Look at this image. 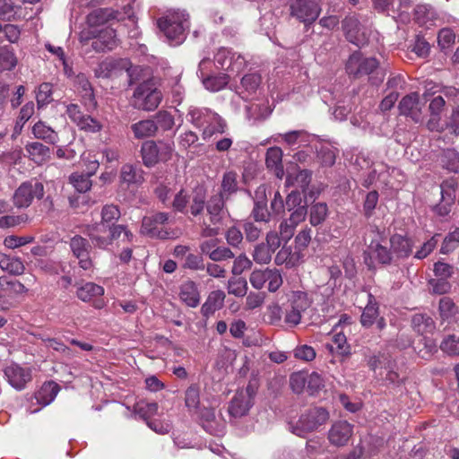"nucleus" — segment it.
<instances>
[{
    "label": "nucleus",
    "instance_id": "473e14b6",
    "mask_svg": "<svg viewBox=\"0 0 459 459\" xmlns=\"http://www.w3.org/2000/svg\"><path fill=\"white\" fill-rule=\"evenodd\" d=\"M189 211L190 213L196 217L203 213L206 206V193L203 188H197L193 192L189 197Z\"/></svg>",
    "mask_w": 459,
    "mask_h": 459
},
{
    "label": "nucleus",
    "instance_id": "a18cd8bd",
    "mask_svg": "<svg viewBox=\"0 0 459 459\" xmlns=\"http://www.w3.org/2000/svg\"><path fill=\"white\" fill-rule=\"evenodd\" d=\"M328 213V207L325 203H316L310 207L309 221L312 226L323 223Z\"/></svg>",
    "mask_w": 459,
    "mask_h": 459
},
{
    "label": "nucleus",
    "instance_id": "20e7f679",
    "mask_svg": "<svg viewBox=\"0 0 459 459\" xmlns=\"http://www.w3.org/2000/svg\"><path fill=\"white\" fill-rule=\"evenodd\" d=\"M329 420V412L323 407H310L306 409L295 424H291V432L299 437L317 430Z\"/></svg>",
    "mask_w": 459,
    "mask_h": 459
},
{
    "label": "nucleus",
    "instance_id": "09e8293b",
    "mask_svg": "<svg viewBox=\"0 0 459 459\" xmlns=\"http://www.w3.org/2000/svg\"><path fill=\"white\" fill-rule=\"evenodd\" d=\"M289 301L292 308L301 313L305 312L312 303L307 294L303 291H293Z\"/></svg>",
    "mask_w": 459,
    "mask_h": 459
},
{
    "label": "nucleus",
    "instance_id": "6e6d98bb",
    "mask_svg": "<svg viewBox=\"0 0 459 459\" xmlns=\"http://www.w3.org/2000/svg\"><path fill=\"white\" fill-rule=\"evenodd\" d=\"M69 181L80 193L87 192L91 186V180L90 179L89 175H85L83 173H73L69 177Z\"/></svg>",
    "mask_w": 459,
    "mask_h": 459
},
{
    "label": "nucleus",
    "instance_id": "79ce46f5",
    "mask_svg": "<svg viewBox=\"0 0 459 459\" xmlns=\"http://www.w3.org/2000/svg\"><path fill=\"white\" fill-rule=\"evenodd\" d=\"M439 161L443 168L451 172L459 170V154L454 149L444 150Z\"/></svg>",
    "mask_w": 459,
    "mask_h": 459
},
{
    "label": "nucleus",
    "instance_id": "4be33fe9",
    "mask_svg": "<svg viewBox=\"0 0 459 459\" xmlns=\"http://www.w3.org/2000/svg\"><path fill=\"white\" fill-rule=\"evenodd\" d=\"M265 163L267 169L273 171L278 178H281L283 177L282 151L281 148H269L266 152Z\"/></svg>",
    "mask_w": 459,
    "mask_h": 459
},
{
    "label": "nucleus",
    "instance_id": "c03bdc74",
    "mask_svg": "<svg viewBox=\"0 0 459 459\" xmlns=\"http://www.w3.org/2000/svg\"><path fill=\"white\" fill-rule=\"evenodd\" d=\"M311 181V171L307 169L299 170L294 177L289 175L286 179L288 186H294L305 192Z\"/></svg>",
    "mask_w": 459,
    "mask_h": 459
},
{
    "label": "nucleus",
    "instance_id": "5701e85b",
    "mask_svg": "<svg viewBox=\"0 0 459 459\" xmlns=\"http://www.w3.org/2000/svg\"><path fill=\"white\" fill-rule=\"evenodd\" d=\"M325 349L332 354L342 358L351 355V346L347 342L346 335L343 333H337L333 335L332 343H326Z\"/></svg>",
    "mask_w": 459,
    "mask_h": 459
},
{
    "label": "nucleus",
    "instance_id": "69168bd1",
    "mask_svg": "<svg viewBox=\"0 0 459 459\" xmlns=\"http://www.w3.org/2000/svg\"><path fill=\"white\" fill-rule=\"evenodd\" d=\"M379 195L377 191L373 190L367 194L363 204V212L367 218L373 215V212L378 203Z\"/></svg>",
    "mask_w": 459,
    "mask_h": 459
},
{
    "label": "nucleus",
    "instance_id": "e2e57ef3",
    "mask_svg": "<svg viewBox=\"0 0 459 459\" xmlns=\"http://www.w3.org/2000/svg\"><path fill=\"white\" fill-rule=\"evenodd\" d=\"M185 403L189 409H196L200 403L199 388L195 385H190L185 394Z\"/></svg>",
    "mask_w": 459,
    "mask_h": 459
},
{
    "label": "nucleus",
    "instance_id": "13d9d810",
    "mask_svg": "<svg viewBox=\"0 0 459 459\" xmlns=\"http://www.w3.org/2000/svg\"><path fill=\"white\" fill-rule=\"evenodd\" d=\"M459 247V228L448 233L442 243L440 252L449 254Z\"/></svg>",
    "mask_w": 459,
    "mask_h": 459
},
{
    "label": "nucleus",
    "instance_id": "2eb2a0df",
    "mask_svg": "<svg viewBox=\"0 0 459 459\" xmlns=\"http://www.w3.org/2000/svg\"><path fill=\"white\" fill-rule=\"evenodd\" d=\"M59 391L60 386L56 382H45L33 396V399L36 401V404L39 406L36 408L29 407L28 411L30 413H35L38 412L42 407L50 404L55 400Z\"/></svg>",
    "mask_w": 459,
    "mask_h": 459
},
{
    "label": "nucleus",
    "instance_id": "b1692460",
    "mask_svg": "<svg viewBox=\"0 0 459 459\" xmlns=\"http://www.w3.org/2000/svg\"><path fill=\"white\" fill-rule=\"evenodd\" d=\"M141 155L144 166L152 168L160 162L157 142L149 140L143 143Z\"/></svg>",
    "mask_w": 459,
    "mask_h": 459
},
{
    "label": "nucleus",
    "instance_id": "338daca9",
    "mask_svg": "<svg viewBox=\"0 0 459 459\" xmlns=\"http://www.w3.org/2000/svg\"><path fill=\"white\" fill-rule=\"evenodd\" d=\"M441 350L449 355L459 354V337L448 335L440 345Z\"/></svg>",
    "mask_w": 459,
    "mask_h": 459
},
{
    "label": "nucleus",
    "instance_id": "37998d69",
    "mask_svg": "<svg viewBox=\"0 0 459 459\" xmlns=\"http://www.w3.org/2000/svg\"><path fill=\"white\" fill-rule=\"evenodd\" d=\"M158 408L157 403H148L144 400H141L134 405V412L147 422L157 413Z\"/></svg>",
    "mask_w": 459,
    "mask_h": 459
},
{
    "label": "nucleus",
    "instance_id": "7ed1b4c3",
    "mask_svg": "<svg viewBox=\"0 0 459 459\" xmlns=\"http://www.w3.org/2000/svg\"><path fill=\"white\" fill-rule=\"evenodd\" d=\"M226 200L222 195L215 194L207 201L205 208L208 219H204L200 223L203 237L212 238L220 234Z\"/></svg>",
    "mask_w": 459,
    "mask_h": 459
},
{
    "label": "nucleus",
    "instance_id": "49530a36",
    "mask_svg": "<svg viewBox=\"0 0 459 459\" xmlns=\"http://www.w3.org/2000/svg\"><path fill=\"white\" fill-rule=\"evenodd\" d=\"M439 316L443 321L452 319L457 313V307L449 297H443L438 303Z\"/></svg>",
    "mask_w": 459,
    "mask_h": 459
},
{
    "label": "nucleus",
    "instance_id": "bf43d9fd",
    "mask_svg": "<svg viewBox=\"0 0 459 459\" xmlns=\"http://www.w3.org/2000/svg\"><path fill=\"white\" fill-rule=\"evenodd\" d=\"M52 84L49 82L41 83L36 93V100L39 107H43L52 101Z\"/></svg>",
    "mask_w": 459,
    "mask_h": 459
},
{
    "label": "nucleus",
    "instance_id": "aec40b11",
    "mask_svg": "<svg viewBox=\"0 0 459 459\" xmlns=\"http://www.w3.org/2000/svg\"><path fill=\"white\" fill-rule=\"evenodd\" d=\"M368 252L370 255V263L372 259L377 260L383 265L391 264L394 262V258L391 253V247L388 248L384 246L380 241L373 239L368 247Z\"/></svg>",
    "mask_w": 459,
    "mask_h": 459
},
{
    "label": "nucleus",
    "instance_id": "603ef678",
    "mask_svg": "<svg viewBox=\"0 0 459 459\" xmlns=\"http://www.w3.org/2000/svg\"><path fill=\"white\" fill-rule=\"evenodd\" d=\"M234 53L225 48H221L214 56V63L218 68L228 71L232 67Z\"/></svg>",
    "mask_w": 459,
    "mask_h": 459
},
{
    "label": "nucleus",
    "instance_id": "9d476101",
    "mask_svg": "<svg viewBox=\"0 0 459 459\" xmlns=\"http://www.w3.org/2000/svg\"><path fill=\"white\" fill-rule=\"evenodd\" d=\"M187 117L195 126L203 130L211 123H216V131L226 132L228 127L226 121L219 114L206 108L189 109Z\"/></svg>",
    "mask_w": 459,
    "mask_h": 459
},
{
    "label": "nucleus",
    "instance_id": "7c9ffc66",
    "mask_svg": "<svg viewBox=\"0 0 459 459\" xmlns=\"http://www.w3.org/2000/svg\"><path fill=\"white\" fill-rule=\"evenodd\" d=\"M120 179L128 185H140L144 181L143 170L132 164H125L120 170Z\"/></svg>",
    "mask_w": 459,
    "mask_h": 459
},
{
    "label": "nucleus",
    "instance_id": "f3484780",
    "mask_svg": "<svg viewBox=\"0 0 459 459\" xmlns=\"http://www.w3.org/2000/svg\"><path fill=\"white\" fill-rule=\"evenodd\" d=\"M394 262L407 258L412 252V242L406 236L394 234L389 239Z\"/></svg>",
    "mask_w": 459,
    "mask_h": 459
},
{
    "label": "nucleus",
    "instance_id": "c756f323",
    "mask_svg": "<svg viewBox=\"0 0 459 459\" xmlns=\"http://www.w3.org/2000/svg\"><path fill=\"white\" fill-rule=\"evenodd\" d=\"M238 175L236 171H226L221 179V191L217 195H222L228 199L232 194L238 190Z\"/></svg>",
    "mask_w": 459,
    "mask_h": 459
},
{
    "label": "nucleus",
    "instance_id": "8fccbe9b",
    "mask_svg": "<svg viewBox=\"0 0 459 459\" xmlns=\"http://www.w3.org/2000/svg\"><path fill=\"white\" fill-rule=\"evenodd\" d=\"M228 293L236 297H244L247 295L248 287L246 279L231 277L227 282Z\"/></svg>",
    "mask_w": 459,
    "mask_h": 459
},
{
    "label": "nucleus",
    "instance_id": "1a4fd4ad",
    "mask_svg": "<svg viewBox=\"0 0 459 459\" xmlns=\"http://www.w3.org/2000/svg\"><path fill=\"white\" fill-rule=\"evenodd\" d=\"M290 11L292 17L305 25H310L320 15L321 7L315 0H292Z\"/></svg>",
    "mask_w": 459,
    "mask_h": 459
},
{
    "label": "nucleus",
    "instance_id": "6ab92c4d",
    "mask_svg": "<svg viewBox=\"0 0 459 459\" xmlns=\"http://www.w3.org/2000/svg\"><path fill=\"white\" fill-rule=\"evenodd\" d=\"M251 407V398L247 393L237 392L229 405V413L234 418L245 416Z\"/></svg>",
    "mask_w": 459,
    "mask_h": 459
},
{
    "label": "nucleus",
    "instance_id": "39448f33",
    "mask_svg": "<svg viewBox=\"0 0 459 459\" xmlns=\"http://www.w3.org/2000/svg\"><path fill=\"white\" fill-rule=\"evenodd\" d=\"M162 99L161 91L155 87L154 83L145 81L134 89L131 105L139 110L153 111L159 107Z\"/></svg>",
    "mask_w": 459,
    "mask_h": 459
},
{
    "label": "nucleus",
    "instance_id": "9b49d317",
    "mask_svg": "<svg viewBox=\"0 0 459 459\" xmlns=\"http://www.w3.org/2000/svg\"><path fill=\"white\" fill-rule=\"evenodd\" d=\"M378 61L374 57H362L355 52L350 56L346 64V72L356 78L371 74L378 67Z\"/></svg>",
    "mask_w": 459,
    "mask_h": 459
},
{
    "label": "nucleus",
    "instance_id": "3c124183",
    "mask_svg": "<svg viewBox=\"0 0 459 459\" xmlns=\"http://www.w3.org/2000/svg\"><path fill=\"white\" fill-rule=\"evenodd\" d=\"M274 252L264 242L257 244L252 253L254 261L259 264H267L272 260Z\"/></svg>",
    "mask_w": 459,
    "mask_h": 459
},
{
    "label": "nucleus",
    "instance_id": "4d7b16f0",
    "mask_svg": "<svg viewBox=\"0 0 459 459\" xmlns=\"http://www.w3.org/2000/svg\"><path fill=\"white\" fill-rule=\"evenodd\" d=\"M251 216L256 222L270 221L271 213L267 209L266 203L264 201L255 202L254 208L251 212Z\"/></svg>",
    "mask_w": 459,
    "mask_h": 459
},
{
    "label": "nucleus",
    "instance_id": "cd10ccee",
    "mask_svg": "<svg viewBox=\"0 0 459 459\" xmlns=\"http://www.w3.org/2000/svg\"><path fill=\"white\" fill-rule=\"evenodd\" d=\"M76 84L78 91L81 92L82 97L84 100V104L88 108H95L97 102L95 100L93 89L87 77L84 74H79L76 77Z\"/></svg>",
    "mask_w": 459,
    "mask_h": 459
},
{
    "label": "nucleus",
    "instance_id": "4468645a",
    "mask_svg": "<svg viewBox=\"0 0 459 459\" xmlns=\"http://www.w3.org/2000/svg\"><path fill=\"white\" fill-rule=\"evenodd\" d=\"M353 435V426L347 420H337L333 423L328 431V440L335 446L348 444Z\"/></svg>",
    "mask_w": 459,
    "mask_h": 459
},
{
    "label": "nucleus",
    "instance_id": "ddd939ff",
    "mask_svg": "<svg viewBox=\"0 0 459 459\" xmlns=\"http://www.w3.org/2000/svg\"><path fill=\"white\" fill-rule=\"evenodd\" d=\"M342 26L349 42L359 48L368 43V34L358 19L355 17H347L343 20Z\"/></svg>",
    "mask_w": 459,
    "mask_h": 459
},
{
    "label": "nucleus",
    "instance_id": "864d4df0",
    "mask_svg": "<svg viewBox=\"0 0 459 459\" xmlns=\"http://www.w3.org/2000/svg\"><path fill=\"white\" fill-rule=\"evenodd\" d=\"M253 262L247 257L245 253H241L238 256H234L233 264L231 267V273L234 276L241 275L245 271L252 268Z\"/></svg>",
    "mask_w": 459,
    "mask_h": 459
},
{
    "label": "nucleus",
    "instance_id": "5fc2aeb1",
    "mask_svg": "<svg viewBox=\"0 0 459 459\" xmlns=\"http://www.w3.org/2000/svg\"><path fill=\"white\" fill-rule=\"evenodd\" d=\"M429 292L435 295H444L450 292L452 285L446 279L432 278L429 280Z\"/></svg>",
    "mask_w": 459,
    "mask_h": 459
},
{
    "label": "nucleus",
    "instance_id": "0e129e2a",
    "mask_svg": "<svg viewBox=\"0 0 459 459\" xmlns=\"http://www.w3.org/2000/svg\"><path fill=\"white\" fill-rule=\"evenodd\" d=\"M70 248L73 252V255H76L86 250H91V246L90 245L88 239L80 235H76L70 240Z\"/></svg>",
    "mask_w": 459,
    "mask_h": 459
},
{
    "label": "nucleus",
    "instance_id": "423d86ee",
    "mask_svg": "<svg viewBox=\"0 0 459 459\" xmlns=\"http://www.w3.org/2000/svg\"><path fill=\"white\" fill-rule=\"evenodd\" d=\"M81 41L83 43L91 41V48L96 52L111 51L118 44L116 31L110 27L89 28L82 32Z\"/></svg>",
    "mask_w": 459,
    "mask_h": 459
},
{
    "label": "nucleus",
    "instance_id": "e433bc0d",
    "mask_svg": "<svg viewBox=\"0 0 459 459\" xmlns=\"http://www.w3.org/2000/svg\"><path fill=\"white\" fill-rule=\"evenodd\" d=\"M415 13V21L420 25H426L429 22L432 25V22L437 19V13L434 10L431 5L429 4H419L416 6L414 10Z\"/></svg>",
    "mask_w": 459,
    "mask_h": 459
},
{
    "label": "nucleus",
    "instance_id": "f8f14e48",
    "mask_svg": "<svg viewBox=\"0 0 459 459\" xmlns=\"http://www.w3.org/2000/svg\"><path fill=\"white\" fill-rule=\"evenodd\" d=\"M4 374L8 383L19 391L23 390L32 379L31 369L16 363L6 366Z\"/></svg>",
    "mask_w": 459,
    "mask_h": 459
},
{
    "label": "nucleus",
    "instance_id": "6e6552de",
    "mask_svg": "<svg viewBox=\"0 0 459 459\" xmlns=\"http://www.w3.org/2000/svg\"><path fill=\"white\" fill-rule=\"evenodd\" d=\"M169 220V213L161 212L144 216L141 232L152 238L166 239L169 236V232L166 229Z\"/></svg>",
    "mask_w": 459,
    "mask_h": 459
},
{
    "label": "nucleus",
    "instance_id": "c9c22d12",
    "mask_svg": "<svg viewBox=\"0 0 459 459\" xmlns=\"http://www.w3.org/2000/svg\"><path fill=\"white\" fill-rule=\"evenodd\" d=\"M26 151L30 157L37 163H42L50 157V149L39 142L28 143Z\"/></svg>",
    "mask_w": 459,
    "mask_h": 459
},
{
    "label": "nucleus",
    "instance_id": "dca6fc26",
    "mask_svg": "<svg viewBox=\"0 0 459 459\" xmlns=\"http://www.w3.org/2000/svg\"><path fill=\"white\" fill-rule=\"evenodd\" d=\"M399 110L402 115L410 117L414 122L421 121L422 104L420 101V95L411 92L404 96L399 102Z\"/></svg>",
    "mask_w": 459,
    "mask_h": 459
},
{
    "label": "nucleus",
    "instance_id": "393cba45",
    "mask_svg": "<svg viewBox=\"0 0 459 459\" xmlns=\"http://www.w3.org/2000/svg\"><path fill=\"white\" fill-rule=\"evenodd\" d=\"M262 82V77L258 73H251L244 75L241 79V91L238 94L242 99H248L256 92Z\"/></svg>",
    "mask_w": 459,
    "mask_h": 459
},
{
    "label": "nucleus",
    "instance_id": "f257e3e1",
    "mask_svg": "<svg viewBox=\"0 0 459 459\" xmlns=\"http://www.w3.org/2000/svg\"><path fill=\"white\" fill-rule=\"evenodd\" d=\"M120 217V208L108 204L100 210V221L85 227V234L96 248L106 250L114 242L128 245L134 241V235L128 226L117 223Z\"/></svg>",
    "mask_w": 459,
    "mask_h": 459
},
{
    "label": "nucleus",
    "instance_id": "680f3d73",
    "mask_svg": "<svg viewBox=\"0 0 459 459\" xmlns=\"http://www.w3.org/2000/svg\"><path fill=\"white\" fill-rule=\"evenodd\" d=\"M266 281H268V290L270 292L277 291L283 282L280 271L275 268H267Z\"/></svg>",
    "mask_w": 459,
    "mask_h": 459
},
{
    "label": "nucleus",
    "instance_id": "a878e982",
    "mask_svg": "<svg viewBox=\"0 0 459 459\" xmlns=\"http://www.w3.org/2000/svg\"><path fill=\"white\" fill-rule=\"evenodd\" d=\"M368 300L364 307L360 316V324L366 328L371 327L379 316V307L374 296L371 293L368 295Z\"/></svg>",
    "mask_w": 459,
    "mask_h": 459
},
{
    "label": "nucleus",
    "instance_id": "ea45409f",
    "mask_svg": "<svg viewBox=\"0 0 459 459\" xmlns=\"http://www.w3.org/2000/svg\"><path fill=\"white\" fill-rule=\"evenodd\" d=\"M116 18V14L109 9H98L87 16L90 28H98L100 24L106 23Z\"/></svg>",
    "mask_w": 459,
    "mask_h": 459
},
{
    "label": "nucleus",
    "instance_id": "a19ab883",
    "mask_svg": "<svg viewBox=\"0 0 459 459\" xmlns=\"http://www.w3.org/2000/svg\"><path fill=\"white\" fill-rule=\"evenodd\" d=\"M77 297L82 301H89L94 297H100L104 294V289L100 285L93 282H86L77 290Z\"/></svg>",
    "mask_w": 459,
    "mask_h": 459
},
{
    "label": "nucleus",
    "instance_id": "4c0bfd02",
    "mask_svg": "<svg viewBox=\"0 0 459 459\" xmlns=\"http://www.w3.org/2000/svg\"><path fill=\"white\" fill-rule=\"evenodd\" d=\"M411 325L420 334L431 333L435 329L433 319L426 314H415L411 318Z\"/></svg>",
    "mask_w": 459,
    "mask_h": 459
},
{
    "label": "nucleus",
    "instance_id": "412c9836",
    "mask_svg": "<svg viewBox=\"0 0 459 459\" xmlns=\"http://www.w3.org/2000/svg\"><path fill=\"white\" fill-rule=\"evenodd\" d=\"M226 294L223 290H217L209 293L205 302L201 307L202 315L208 318L224 306Z\"/></svg>",
    "mask_w": 459,
    "mask_h": 459
},
{
    "label": "nucleus",
    "instance_id": "a211bd4d",
    "mask_svg": "<svg viewBox=\"0 0 459 459\" xmlns=\"http://www.w3.org/2000/svg\"><path fill=\"white\" fill-rule=\"evenodd\" d=\"M180 300L189 307H196L200 304L201 296L197 284L191 280L182 282L179 286Z\"/></svg>",
    "mask_w": 459,
    "mask_h": 459
},
{
    "label": "nucleus",
    "instance_id": "c85d7f7f",
    "mask_svg": "<svg viewBox=\"0 0 459 459\" xmlns=\"http://www.w3.org/2000/svg\"><path fill=\"white\" fill-rule=\"evenodd\" d=\"M131 130L136 139H143L153 136L158 130V126L152 119H144L132 124Z\"/></svg>",
    "mask_w": 459,
    "mask_h": 459
},
{
    "label": "nucleus",
    "instance_id": "052dcab7",
    "mask_svg": "<svg viewBox=\"0 0 459 459\" xmlns=\"http://www.w3.org/2000/svg\"><path fill=\"white\" fill-rule=\"evenodd\" d=\"M228 84V76H210L204 80V87L211 91H219Z\"/></svg>",
    "mask_w": 459,
    "mask_h": 459
},
{
    "label": "nucleus",
    "instance_id": "2f4dec72",
    "mask_svg": "<svg viewBox=\"0 0 459 459\" xmlns=\"http://www.w3.org/2000/svg\"><path fill=\"white\" fill-rule=\"evenodd\" d=\"M32 134L35 138L43 140L49 144H55L58 141L57 133L42 121H39L33 126Z\"/></svg>",
    "mask_w": 459,
    "mask_h": 459
},
{
    "label": "nucleus",
    "instance_id": "f704fd0d",
    "mask_svg": "<svg viewBox=\"0 0 459 459\" xmlns=\"http://www.w3.org/2000/svg\"><path fill=\"white\" fill-rule=\"evenodd\" d=\"M368 366L371 370L376 371L378 368H395L396 362L388 353L378 352L368 358Z\"/></svg>",
    "mask_w": 459,
    "mask_h": 459
},
{
    "label": "nucleus",
    "instance_id": "58836bf2",
    "mask_svg": "<svg viewBox=\"0 0 459 459\" xmlns=\"http://www.w3.org/2000/svg\"><path fill=\"white\" fill-rule=\"evenodd\" d=\"M290 147L306 145L309 142V134L304 130H295L279 135Z\"/></svg>",
    "mask_w": 459,
    "mask_h": 459
},
{
    "label": "nucleus",
    "instance_id": "72a5a7b5",
    "mask_svg": "<svg viewBox=\"0 0 459 459\" xmlns=\"http://www.w3.org/2000/svg\"><path fill=\"white\" fill-rule=\"evenodd\" d=\"M0 268L11 274L21 275L25 270L22 260L17 257H10L0 252Z\"/></svg>",
    "mask_w": 459,
    "mask_h": 459
},
{
    "label": "nucleus",
    "instance_id": "f03ea898",
    "mask_svg": "<svg viewBox=\"0 0 459 459\" xmlns=\"http://www.w3.org/2000/svg\"><path fill=\"white\" fill-rule=\"evenodd\" d=\"M158 27L172 46L180 45L186 39L189 28L188 14L183 11L170 12L160 17Z\"/></svg>",
    "mask_w": 459,
    "mask_h": 459
},
{
    "label": "nucleus",
    "instance_id": "774afa93",
    "mask_svg": "<svg viewBox=\"0 0 459 459\" xmlns=\"http://www.w3.org/2000/svg\"><path fill=\"white\" fill-rule=\"evenodd\" d=\"M155 117L157 120L155 123L157 124L158 126H160L164 131L172 129V127L175 125V120H174L173 116L166 110L159 111L156 114Z\"/></svg>",
    "mask_w": 459,
    "mask_h": 459
},
{
    "label": "nucleus",
    "instance_id": "de8ad7c7",
    "mask_svg": "<svg viewBox=\"0 0 459 459\" xmlns=\"http://www.w3.org/2000/svg\"><path fill=\"white\" fill-rule=\"evenodd\" d=\"M17 65L13 50L7 46L0 48V72L10 71Z\"/></svg>",
    "mask_w": 459,
    "mask_h": 459
},
{
    "label": "nucleus",
    "instance_id": "bb28decb",
    "mask_svg": "<svg viewBox=\"0 0 459 459\" xmlns=\"http://www.w3.org/2000/svg\"><path fill=\"white\" fill-rule=\"evenodd\" d=\"M300 260V254L297 251H292L290 247L283 246L276 254L274 262L277 265L284 264L287 268H292L299 264Z\"/></svg>",
    "mask_w": 459,
    "mask_h": 459
},
{
    "label": "nucleus",
    "instance_id": "0eeeda50",
    "mask_svg": "<svg viewBox=\"0 0 459 459\" xmlns=\"http://www.w3.org/2000/svg\"><path fill=\"white\" fill-rule=\"evenodd\" d=\"M44 186L37 179H30L20 185L13 195V204L18 208L29 207L34 199L44 196Z\"/></svg>",
    "mask_w": 459,
    "mask_h": 459
}]
</instances>
